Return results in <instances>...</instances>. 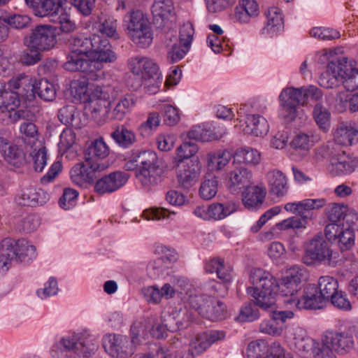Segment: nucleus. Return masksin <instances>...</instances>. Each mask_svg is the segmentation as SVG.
<instances>
[{"instance_id":"obj_1","label":"nucleus","mask_w":358,"mask_h":358,"mask_svg":"<svg viewBox=\"0 0 358 358\" xmlns=\"http://www.w3.org/2000/svg\"><path fill=\"white\" fill-rule=\"evenodd\" d=\"M250 280L253 287L247 288L248 295L262 310H273L275 305V296L278 293L276 278L266 271L254 268L250 272Z\"/></svg>"},{"instance_id":"obj_2","label":"nucleus","mask_w":358,"mask_h":358,"mask_svg":"<svg viewBox=\"0 0 358 358\" xmlns=\"http://www.w3.org/2000/svg\"><path fill=\"white\" fill-rule=\"evenodd\" d=\"M91 337L73 334L62 338L51 349L53 358H89L97 350Z\"/></svg>"},{"instance_id":"obj_3","label":"nucleus","mask_w":358,"mask_h":358,"mask_svg":"<svg viewBox=\"0 0 358 358\" xmlns=\"http://www.w3.org/2000/svg\"><path fill=\"white\" fill-rule=\"evenodd\" d=\"M124 26L132 41L141 48L148 47L152 41L150 23L141 10H134L124 17Z\"/></svg>"},{"instance_id":"obj_4","label":"nucleus","mask_w":358,"mask_h":358,"mask_svg":"<svg viewBox=\"0 0 358 358\" xmlns=\"http://www.w3.org/2000/svg\"><path fill=\"white\" fill-rule=\"evenodd\" d=\"M354 345L352 336L348 333H329L322 339V346L315 352V358H335V352L347 353Z\"/></svg>"},{"instance_id":"obj_5","label":"nucleus","mask_w":358,"mask_h":358,"mask_svg":"<svg viewBox=\"0 0 358 358\" xmlns=\"http://www.w3.org/2000/svg\"><path fill=\"white\" fill-rule=\"evenodd\" d=\"M145 158L140 159L141 169L138 170L136 176L143 186L150 187L161 182L164 173L162 161L155 152L148 150Z\"/></svg>"},{"instance_id":"obj_6","label":"nucleus","mask_w":358,"mask_h":358,"mask_svg":"<svg viewBox=\"0 0 358 358\" xmlns=\"http://www.w3.org/2000/svg\"><path fill=\"white\" fill-rule=\"evenodd\" d=\"M24 43L29 50L49 51L57 43V29L50 25H37L24 38Z\"/></svg>"},{"instance_id":"obj_7","label":"nucleus","mask_w":358,"mask_h":358,"mask_svg":"<svg viewBox=\"0 0 358 358\" xmlns=\"http://www.w3.org/2000/svg\"><path fill=\"white\" fill-rule=\"evenodd\" d=\"M332 255V250L322 234L319 233L307 244L303 260L307 265H311L315 262L329 264Z\"/></svg>"},{"instance_id":"obj_8","label":"nucleus","mask_w":358,"mask_h":358,"mask_svg":"<svg viewBox=\"0 0 358 358\" xmlns=\"http://www.w3.org/2000/svg\"><path fill=\"white\" fill-rule=\"evenodd\" d=\"M106 164L91 162L87 159L75 164L70 171L72 182L80 187H87L97 177L96 173L107 169Z\"/></svg>"},{"instance_id":"obj_9","label":"nucleus","mask_w":358,"mask_h":358,"mask_svg":"<svg viewBox=\"0 0 358 358\" xmlns=\"http://www.w3.org/2000/svg\"><path fill=\"white\" fill-rule=\"evenodd\" d=\"M306 271L298 266L289 268L286 275L278 282V292L284 296H291L290 299L285 301L287 303H294L292 299H296L294 294L301 289V282L304 278Z\"/></svg>"},{"instance_id":"obj_10","label":"nucleus","mask_w":358,"mask_h":358,"mask_svg":"<svg viewBox=\"0 0 358 358\" xmlns=\"http://www.w3.org/2000/svg\"><path fill=\"white\" fill-rule=\"evenodd\" d=\"M103 345L111 356L117 358H127L131 356L137 347L127 336L120 334H110L106 336Z\"/></svg>"},{"instance_id":"obj_11","label":"nucleus","mask_w":358,"mask_h":358,"mask_svg":"<svg viewBox=\"0 0 358 358\" xmlns=\"http://www.w3.org/2000/svg\"><path fill=\"white\" fill-rule=\"evenodd\" d=\"M349 70L350 66L348 65L346 57H335L329 62L327 72L320 77V83L324 87L333 88Z\"/></svg>"},{"instance_id":"obj_12","label":"nucleus","mask_w":358,"mask_h":358,"mask_svg":"<svg viewBox=\"0 0 358 358\" xmlns=\"http://www.w3.org/2000/svg\"><path fill=\"white\" fill-rule=\"evenodd\" d=\"M88 58L91 59V62H99L103 66V63L114 62L117 56L115 52L112 50L108 40L94 34L92 35V43Z\"/></svg>"},{"instance_id":"obj_13","label":"nucleus","mask_w":358,"mask_h":358,"mask_svg":"<svg viewBox=\"0 0 358 358\" xmlns=\"http://www.w3.org/2000/svg\"><path fill=\"white\" fill-rule=\"evenodd\" d=\"M205 270L209 273H217V278L221 280L223 283L213 282L211 287L215 292H218L219 290L222 289V293H221L220 295L224 296L228 289L226 284L230 282L232 279L230 267L225 265L224 261L222 259L216 257L211 259L206 263Z\"/></svg>"},{"instance_id":"obj_14","label":"nucleus","mask_w":358,"mask_h":358,"mask_svg":"<svg viewBox=\"0 0 358 358\" xmlns=\"http://www.w3.org/2000/svg\"><path fill=\"white\" fill-rule=\"evenodd\" d=\"M63 66L69 71H82L86 73H94L103 68L99 62H91L88 55L76 53L75 51H70Z\"/></svg>"},{"instance_id":"obj_15","label":"nucleus","mask_w":358,"mask_h":358,"mask_svg":"<svg viewBox=\"0 0 358 358\" xmlns=\"http://www.w3.org/2000/svg\"><path fill=\"white\" fill-rule=\"evenodd\" d=\"M129 178V174L125 172L120 171L112 172L96 180L94 191L99 194L113 193L123 187Z\"/></svg>"},{"instance_id":"obj_16","label":"nucleus","mask_w":358,"mask_h":358,"mask_svg":"<svg viewBox=\"0 0 358 358\" xmlns=\"http://www.w3.org/2000/svg\"><path fill=\"white\" fill-rule=\"evenodd\" d=\"M129 64L131 72L144 80H151V78L162 75L157 64L149 57L142 56L131 57Z\"/></svg>"},{"instance_id":"obj_17","label":"nucleus","mask_w":358,"mask_h":358,"mask_svg":"<svg viewBox=\"0 0 358 358\" xmlns=\"http://www.w3.org/2000/svg\"><path fill=\"white\" fill-rule=\"evenodd\" d=\"M201 166L198 159L181 162L178 165L177 180L183 189H189L198 180Z\"/></svg>"},{"instance_id":"obj_18","label":"nucleus","mask_w":358,"mask_h":358,"mask_svg":"<svg viewBox=\"0 0 358 358\" xmlns=\"http://www.w3.org/2000/svg\"><path fill=\"white\" fill-rule=\"evenodd\" d=\"M15 200L18 206L36 207L45 204L49 200V194L42 189L30 186L22 189Z\"/></svg>"},{"instance_id":"obj_19","label":"nucleus","mask_w":358,"mask_h":358,"mask_svg":"<svg viewBox=\"0 0 358 358\" xmlns=\"http://www.w3.org/2000/svg\"><path fill=\"white\" fill-rule=\"evenodd\" d=\"M169 347L159 346L155 351L156 358H194L192 350L186 349L182 341L174 337L169 341Z\"/></svg>"},{"instance_id":"obj_20","label":"nucleus","mask_w":358,"mask_h":358,"mask_svg":"<svg viewBox=\"0 0 358 358\" xmlns=\"http://www.w3.org/2000/svg\"><path fill=\"white\" fill-rule=\"evenodd\" d=\"M34 83L35 80L31 76L22 73L10 79L8 87L21 98L31 101L34 99Z\"/></svg>"},{"instance_id":"obj_21","label":"nucleus","mask_w":358,"mask_h":358,"mask_svg":"<svg viewBox=\"0 0 358 358\" xmlns=\"http://www.w3.org/2000/svg\"><path fill=\"white\" fill-rule=\"evenodd\" d=\"M270 194L277 197H282L289 190V184L286 176L279 170H272L266 175Z\"/></svg>"},{"instance_id":"obj_22","label":"nucleus","mask_w":358,"mask_h":358,"mask_svg":"<svg viewBox=\"0 0 358 358\" xmlns=\"http://www.w3.org/2000/svg\"><path fill=\"white\" fill-rule=\"evenodd\" d=\"M292 301L299 309H321L327 303L313 287H306L301 299H294Z\"/></svg>"},{"instance_id":"obj_23","label":"nucleus","mask_w":358,"mask_h":358,"mask_svg":"<svg viewBox=\"0 0 358 358\" xmlns=\"http://www.w3.org/2000/svg\"><path fill=\"white\" fill-rule=\"evenodd\" d=\"M176 260L174 255L163 256L149 262L148 274L151 278L157 279L171 273L172 264Z\"/></svg>"},{"instance_id":"obj_24","label":"nucleus","mask_w":358,"mask_h":358,"mask_svg":"<svg viewBox=\"0 0 358 358\" xmlns=\"http://www.w3.org/2000/svg\"><path fill=\"white\" fill-rule=\"evenodd\" d=\"M117 27V20L103 14L97 16L92 25L95 32L115 40L120 38Z\"/></svg>"},{"instance_id":"obj_25","label":"nucleus","mask_w":358,"mask_h":358,"mask_svg":"<svg viewBox=\"0 0 358 358\" xmlns=\"http://www.w3.org/2000/svg\"><path fill=\"white\" fill-rule=\"evenodd\" d=\"M334 140L341 145H352L358 142V129L350 122L340 123L334 133Z\"/></svg>"},{"instance_id":"obj_26","label":"nucleus","mask_w":358,"mask_h":358,"mask_svg":"<svg viewBox=\"0 0 358 358\" xmlns=\"http://www.w3.org/2000/svg\"><path fill=\"white\" fill-rule=\"evenodd\" d=\"M266 194V189L264 187L258 185L245 187L243 192V203L245 208L254 209L259 207L264 202Z\"/></svg>"},{"instance_id":"obj_27","label":"nucleus","mask_w":358,"mask_h":358,"mask_svg":"<svg viewBox=\"0 0 358 358\" xmlns=\"http://www.w3.org/2000/svg\"><path fill=\"white\" fill-rule=\"evenodd\" d=\"M357 165V161L343 152L331 159L329 170L333 176L347 175L352 173Z\"/></svg>"},{"instance_id":"obj_28","label":"nucleus","mask_w":358,"mask_h":358,"mask_svg":"<svg viewBox=\"0 0 358 358\" xmlns=\"http://www.w3.org/2000/svg\"><path fill=\"white\" fill-rule=\"evenodd\" d=\"M252 172L245 166H235L229 173V185L231 190L245 188L250 185Z\"/></svg>"},{"instance_id":"obj_29","label":"nucleus","mask_w":358,"mask_h":358,"mask_svg":"<svg viewBox=\"0 0 358 358\" xmlns=\"http://www.w3.org/2000/svg\"><path fill=\"white\" fill-rule=\"evenodd\" d=\"M109 154V148L103 138L93 141L85 150V159L96 164H104L101 160Z\"/></svg>"},{"instance_id":"obj_30","label":"nucleus","mask_w":358,"mask_h":358,"mask_svg":"<svg viewBox=\"0 0 358 358\" xmlns=\"http://www.w3.org/2000/svg\"><path fill=\"white\" fill-rule=\"evenodd\" d=\"M173 10V3L172 0H155L152 6V13L154 23L158 27L165 25L166 20Z\"/></svg>"},{"instance_id":"obj_31","label":"nucleus","mask_w":358,"mask_h":358,"mask_svg":"<svg viewBox=\"0 0 358 358\" xmlns=\"http://www.w3.org/2000/svg\"><path fill=\"white\" fill-rule=\"evenodd\" d=\"M17 242L11 238L2 240V245L0 250V269L7 271L13 260L16 259Z\"/></svg>"},{"instance_id":"obj_32","label":"nucleus","mask_w":358,"mask_h":358,"mask_svg":"<svg viewBox=\"0 0 358 358\" xmlns=\"http://www.w3.org/2000/svg\"><path fill=\"white\" fill-rule=\"evenodd\" d=\"M245 123L246 127L244 131L255 136H263L269 129L267 120L259 115H248Z\"/></svg>"},{"instance_id":"obj_33","label":"nucleus","mask_w":358,"mask_h":358,"mask_svg":"<svg viewBox=\"0 0 358 358\" xmlns=\"http://www.w3.org/2000/svg\"><path fill=\"white\" fill-rule=\"evenodd\" d=\"M206 306L203 317L211 321L220 320L226 317L227 306L222 301L210 296Z\"/></svg>"},{"instance_id":"obj_34","label":"nucleus","mask_w":358,"mask_h":358,"mask_svg":"<svg viewBox=\"0 0 358 358\" xmlns=\"http://www.w3.org/2000/svg\"><path fill=\"white\" fill-rule=\"evenodd\" d=\"M318 292L321 298L326 303L329 302V299L338 291V280L332 276H321L318 280Z\"/></svg>"},{"instance_id":"obj_35","label":"nucleus","mask_w":358,"mask_h":358,"mask_svg":"<svg viewBox=\"0 0 358 358\" xmlns=\"http://www.w3.org/2000/svg\"><path fill=\"white\" fill-rule=\"evenodd\" d=\"M136 100L134 95L126 94L121 96L111 111V118L116 120H122L127 114L135 105Z\"/></svg>"},{"instance_id":"obj_36","label":"nucleus","mask_w":358,"mask_h":358,"mask_svg":"<svg viewBox=\"0 0 358 358\" xmlns=\"http://www.w3.org/2000/svg\"><path fill=\"white\" fill-rule=\"evenodd\" d=\"M111 138L120 147L127 148L136 141V135L133 131L128 129L124 125L117 127L111 134Z\"/></svg>"},{"instance_id":"obj_37","label":"nucleus","mask_w":358,"mask_h":358,"mask_svg":"<svg viewBox=\"0 0 358 358\" xmlns=\"http://www.w3.org/2000/svg\"><path fill=\"white\" fill-rule=\"evenodd\" d=\"M326 203L324 199H305L298 202L297 212L300 218H303L307 221L311 220L312 212L313 209H319L323 207Z\"/></svg>"},{"instance_id":"obj_38","label":"nucleus","mask_w":358,"mask_h":358,"mask_svg":"<svg viewBox=\"0 0 358 358\" xmlns=\"http://www.w3.org/2000/svg\"><path fill=\"white\" fill-rule=\"evenodd\" d=\"M238 205L234 201H228L224 204L213 203L208 207L209 217L221 220L236 210Z\"/></svg>"},{"instance_id":"obj_39","label":"nucleus","mask_w":358,"mask_h":358,"mask_svg":"<svg viewBox=\"0 0 358 358\" xmlns=\"http://www.w3.org/2000/svg\"><path fill=\"white\" fill-rule=\"evenodd\" d=\"M33 92L34 99L37 94L40 99L45 101H52L56 96V89L54 85L46 79L35 81Z\"/></svg>"},{"instance_id":"obj_40","label":"nucleus","mask_w":358,"mask_h":358,"mask_svg":"<svg viewBox=\"0 0 358 358\" xmlns=\"http://www.w3.org/2000/svg\"><path fill=\"white\" fill-rule=\"evenodd\" d=\"M279 99L286 100L296 106L305 105L307 102V94H306L304 87L300 88L291 87L284 89L281 92Z\"/></svg>"},{"instance_id":"obj_41","label":"nucleus","mask_w":358,"mask_h":358,"mask_svg":"<svg viewBox=\"0 0 358 358\" xmlns=\"http://www.w3.org/2000/svg\"><path fill=\"white\" fill-rule=\"evenodd\" d=\"M267 22L263 29L267 34L278 31L283 27V17L280 10L275 7L270 8L266 13Z\"/></svg>"},{"instance_id":"obj_42","label":"nucleus","mask_w":358,"mask_h":358,"mask_svg":"<svg viewBox=\"0 0 358 358\" xmlns=\"http://www.w3.org/2000/svg\"><path fill=\"white\" fill-rule=\"evenodd\" d=\"M331 113L322 103L315 105L313 110V117L320 129L327 132L330 128Z\"/></svg>"},{"instance_id":"obj_43","label":"nucleus","mask_w":358,"mask_h":358,"mask_svg":"<svg viewBox=\"0 0 358 358\" xmlns=\"http://www.w3.org/2000/svg\"><path fill=\"white\" fill-rule=\"evenodd\" d=\"M3 152L6 161L14 167L22 166L27 162L24 151L15 145H10Z\"/></svg>"},{"instance_id":"obj_44","label":"nucleus","mask_w":358,"mask_h":358,"mask_svg":"<svg viewBox=\"0 0 358 358\" xmlns=\"http://www.w3.org/2000/svg\"><path fill=\"white\" fill-rule=\"evenodd\" d=\"M92 43V35L86 38L82 35H72L68 39L71 51L88 55Z\"/></svg>"},{"instance_id":"obj_45","label":"nucleus","mask_w":358,"mask_h":358,"mask_svg":"<svg viewBox=\"0 0 358 358\" xmlns=\"http://www.w3.org/2000/svg\"><path fill=\"white\" fill-rule=\"evenodd\" d=\"M0 92V110L2 113L16 109L20 106L21 97L14 91L8 89Z\"/></svg>"},{"instance_id":"obj_46","label":"nucleus","mask_w":358,"mask_h":358,"mask_svg":"<svg viewBox=\"0 0 358 358\" xmlns=\"http://www.w3.org/2000/svg\"><path fill=\"white\" fill-rule=\"evenodd\" d=\"M20 131L22 140L27 145L33 147L38 142L39 137L38 128L31 122H23L20 127Z\"/></svg>"},{"instance_id":"obj_47","label":"nucleus","mask_w":358,"mask_h":358,"mask_svg":"<svg viewBox=\"0 0 358 358\" xmlns=\"http://www.w3.org/2000/svg\"><path fill=\"white\" fill-rule=\"evenodd\" d=\"M234 160L238 163L255 165L260 161V154L251 148H239L234 153Z\"/></svg>"},{"instance_id":"obj_48","label":"nucleus","mask_w":358,"mask_h":358,"mask_svg":"<svg viewBox=\"0 0 358 358\" xmlns=\"http://www.w3.org/2000/svg\"><path fill=\"white\" fill-rule=\"evenodd\" d=\"M218 180L215 176H208L201 182L199 195L204 200L213 199L217 192Z\"/></svg>"},{"instance_id":"obj_49","label":"nucleus","mask_w":358,"mask_h":358,"mask_svg":"<svg viewBox=\"0 0 358 358\" xmlns=\"http://www.w3.org/2000/svg\"><path fill=\"white\" fill-rule=\"evenodd\" d=\"M110 103L102 102L101 100H91L86 109L91 113L92 117L96 121H101L105 119L108 113V108Z\"/></svg>"},{"instance_id":"obj_50","label":"nucleus","mask_w":358,"mask_h":358,"mask_svg":"<svg viewBox=\"0 0 358 358\" xmlns=\"http://www.w3.org/2000/svg\"><path fill=\"white\" fill-rule=\"evenodd\" d=\"M294 348L296 352L303 357H308L312 353L315 357L318 348H315V341L309 337L295 338Z\"/></svg>"},{"instance_id":"obj_51","label":"nucleus","mask_w":358,"mask_h":358,"mask_svg":"<svg viewBox=\"0 0 358 358\" xmlns=\"http://www.w3.org/2000/svg\"><path fill=\"white\" fill-rule=\"evenodd\" d=\"M65 1L67 0H44L37 11V15L41 17H55Z\"/></svg>"},{"instance_id":"obj_52","label":"nucleus","mask_w":358,"mask_h":358,"mask_svg":"<svg viewBox=\"0 0 358 358\" xmlns=\"http://www.w3.org/2000/svg\"><path fill=\"white\" fill-rule=\"evenodd\" d=\"M16 259L20 262H25L36 257V248L30 245L27 241H22L17 242Z\"/></svg>"},{"instance_id":"obj_53","label":"nucleus","mask_w":358,"mask_h":358,"mask_svg":"<svg viewBox=\"0 0 358 358\" xmlns=\"http://www.w3.org/2000/svg\"><path fill=\"white\" fill-rule=\"evenodd\" d=\"M266 352L267 343L262 339L250 342L246 350L248 358H264Z\"/></svg>"},{"instance_id":"obj_54","label":"nucleus","mask_w":358,"mask_h":358,"mask_svg":"<svg viewBox=\"0 0 358 358\" xmlns=\"http://www.w3.org/2000/svg\"><path fill=\"white\" fill-rule=\"evenodd\" d=\"M336 241L341 251L350 250L355 243V231L350 227L343 229Z\"/></svg>"},{"instance_id":"obj_55","label":"nucleus","mask_w":358,"mask_h":358,"mask_svg":"<svg viewBox=\"0 0 358 358\" xmlns=\"http://www.w3.org/2000/svg\"><path fill=\"white\" fill-rule=\"evenodd\" d=\"M346 211L347 206L343 203H331L326 208V214L331 222H337L344 219Z\"/></svg>"},{"instance_id":"obj_56","label":"nucleus","mask_w":358,"mask_h":358,"mask_svg":"<svg viewBox=\"0 0 358 358\" xmlns=\"http://www.w3.org/2000/svg\"><path fill=\"white\" fill-rule=\"evenodd\" d=\"M280 110L279 115L287 123L292 122L296 117L297 108L294 103L284 99H279Z\"/></svg>"},{"instance_id":"obj_57","label":"nucleus","mask_w":358,"mask_h":358,"mask_svg":"<svg viewBox=\"0 0 358 358\" xmlns=\"http://www.w3.org/2000/svg\"><path fill=\"white\" fill-rule=\"evenodd\" d=\"M148 319L143 318L135 321L130 328L131 341L136 346L141 344L140 337L143 335L147 328Z\"/></svg>"},{"instance_id":"obj_58","label":"nucleus","mask_w":358,"mask_h":358,"mask_svg":"<svg viewBox=\"0 0 358 358\" xmlns=\"http://www.w3.org/2000/svg\"><path fill=\"white\" fill-rule=\"evenodd\" d=\"M254 303L248 302L241 308L238 318L242 322H252L259 317V311L257 308V303L255 299H252Z\"/></svg>"},{"instance_id":"obj_59","label":"nucleus","mask_w":358,"mask_h":358,"mask_svg":"<svg viewBox=\"0 0 358 358\" xmlns=\"http://www.w3.org/2000/svg\"><path fill=\"white\" fill-rule=\"evenodd\" d=\"M284 327L279 322L275 321L271 316L269 320L262 321L259 324V331L262 333L271 336H280Z\"/></svg>"},{"instance_id":"obj_60","label":"nucleus","mask_w":358,"mask_h":358,"mask_svg":"<svg viewBox=\"0 0 358 358\" xmlns=\"http://www.w3.org/2000/svg\"><path fill=\"white\" fill-rule=\"evenodd\" d=\"M76 108L73 105L66 106L58 111L59 120L65 125L76 126Z\"/></svg>"},{"instance_id":"obj_61","label":"nucleus","mask_w":358,"mask_h":358,"mask_svg":"<svg viewBox=\"0 0 358 358\" xmlns=\"http://www.w3.org/2000/svg\"><path fill=\"white\" fill-rule=\"evenodd\" d=\"M160 120L158 113H150L146 121L139 126V131L142 136H150L159 125Z\"/></svg>"},{"instance_id":"obj_62","label":"nucleus","mask_w":358,"mask_h":358,"mask_svg":"<svg viewBox=\"0 0 358 358\" xmlns=\"http://www.w3.org/2000/svg\"><path fill=\"white\" fill-rule=\"evenodd\" d=\"M197 151V145L193 141H188L187 138H184L183 143L177 148L178 158L180 161L189 159L193 157Z\"/></svg>"},{"instance_id":"obj_63","label":"nucleus","mask_w":358,"mask_h":358,"mask_svg":"<svg viewBox=\"0 0 358 358\" xmlns=\"http://www.w3.org/2000/svg\"><path fill=\"white\" fill-rule=\"evenodd\" d=\"M343 83L348 91H354L358 88V69H354L350 66V70L339 81Z\"/></svg>"},{"instance_id":"obj_64","label":"nucleus","mask_w":358,"mask_h":358,"mask_svg":"<svg viewBox=\"0 0 358 358\" xmlns=\"http://www.w3.org/2000/svg\"><path fill=\"white\" fill-rule=\"evenodd\" d=\"M337 107L340 110L345 108L346 104L348 103V108L350 112H358V92L354 94L351 97L347 100L344 93H340L336 99Z\"/></svg>"}]
</instances>
